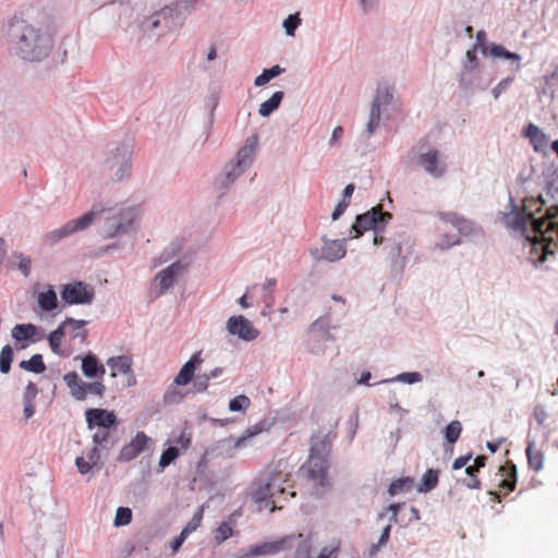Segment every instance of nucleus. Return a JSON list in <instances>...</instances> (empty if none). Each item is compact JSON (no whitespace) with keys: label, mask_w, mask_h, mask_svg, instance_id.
Instances as JSON below:
<instances>
[{"label":"nucleus","mask_w":558,"mask_h":558,"mask_svg":"<svg viewBox=\"0 0 558 558\" xmlns=\"http://www.w3.org/2000/svg\"><path fill=\"white\" fill-rule=\"evenodd\" d=\"M203 519V508H199L197 512L194 513L193 518L190 520V522L183 527L181 533L187 537L190 533L195 531L202 522Z\"/></svg>","instance_id":"52"},{"label":"nucleus","mask_w":558,"mask_h":558,"mask_svg":"<svg viewBox=\"0 0 558 558\" xmlns=\"http://www.w3.org/2000/svg\"><path fill=\"white\" fill-rule=\"evenodd\" d=\"M513 76L509 75L506 78H502L493 89L492 95L495 99H498L499 96L508 88L510 83L512 82Z\"/></svg>","instance_id":"56"},{"label":"nucleus","mask_w":558,"mask_h":558,"mask_svg":"<svg viewBox=\"0 0 558 558\" xmlns=\"http://www.w3.org/2000/svg\"><path fill=\"white\" fill-rule=\"evenodd\" d=\"M198 0H175V2L169 4L175 9L177 13H180L181 20L184 19L195 9Z\"/></svg>","instance_id":"41"},{"label":"nucleus","mask_w":558,"mask_h":558,"mask_svg":"<svg viewBox=\"0 0 558 558\" xmlns=\"http://www.w3.org/2000/svg\"><path fill=\"white\" fill-rule=\"evenodd\" d=\"M223 374L222 367H216L207 373L197 374L193 380V387L196 392H205L211 379L218 378Z\"/></svg>","instance_id":"28"},{"label":"nucleus","mask_w":558,"mask_h":558,"mask_svg":"<svg viewBox=\"0 0 558 558\" xmlns=\"http://www.w3.org/2000/svg\"><path fill=\"white\" fill-rule=\"evenodd\" d=\"M86 459L93 463V465L97 466L98 465V462H99V459H100V454H99V449L98 447L94 446L92 449H89L87 452H86Z\"/></svg>","instance_id":"61"},{"label":"nucleus","mask_w":558,"mask_h":558,"mask_svg":"<svg viewBox=\"0 0 558 558\" xmlns=\"http://www.w3.org/2000/svg\"><path fill=\"white\" fill-rule=\"evenodd\" d=\"M132 149L129 145H121L109 153L105 168L112 180L119 182L130 177Z\"/></svg>","instance_id":"10"},{"label":"nucleus","mask_w":558,"mask_h":558,"mask_svg":"<svg viewBox=\"0 0 558 558\" xmlns=\"http://www.w3.org/2000/svg\"><path fill=\"white\" fill-rule=\"evenodd\" d=\"M65 336V326H59L56 330L51 331L48 336V342L51 351L58 355H64L61 350L62 338Z\"/></svg>","instance_id":"36"},{"label":"nucleus","mask_w":558,"mask_h":558,"mask_svg":"<svg viewBox=\"0 0 558 558\" xmlns=\"http://www.w3.org/2000/svg\"><path fill=\"white\" fill-rule=\"evenodd\" d=\"M13 256L19 260L17 268L23 274V276L27 277L31 274L32 269V259L29 256H25L21 252H14Z\"/></svg>","instance_id":"50"},{"label":"nucleus","mask_w":558,"mask_h":558,"mask_svg":"<svg viewBox=\"0 0 558 558\" xmlns=\"http://www.w3.org/2000/svg\"><path fill=\"white\" fill-rule=\"evenodd\" d=\"M525 135L530 138L535 150L541 151L547 147V137L537 125L530 123L525 129Z\"/></svg>","instance_id":"29"},{"label":"nucleus","mask_w":558,"mask_h":558,"mask_svg":"<svg viewBox=\"0 0 558 558\" xmlns=\"http://www.w3.org/2000/svg\"><path fill=\"white\" fill-rule=\"evenodd\" d=\"M461 432L462 425L460 421L454 420L446 426L444 432L445 438L449 444H454L459 439Z\"/></svg>","instance_id":"43"},{"label":"nucleus","mask_w":558,"mask_h":558,"mask_svg":"<svg viewBox=\"0 0 558 558\" xmlns=\"http://www.w3.org/2000/svg\"><path fill=\"white\" fill-rule=\"evenodd\" d=\"M132 520V511L126 507H119L114 517V525L116 526H124L128 525Z\"/></svg>","instance_id":"49"},{"label":"nucleus","mask_w":558,"mask_h":558,"mask_svg":"<svg viewBox=\"0 0 558 558\" xmlns=\"http://www.w3.org/2000/svg\"><path fill=\"white\" fill-rule=\"evenodd\" d=\"M75 465L80 474L85 475L93 472L95 465L90 463L84 456H80L75 459Z\"/></svg>","instance_id":"55"},{"label":"nucleus","mask_w":558,"mask_h":558,"mask_svg":"<svg viewBox=\"0 0 558 558\" xmlns=\"http://www.w3.org/2000/svg\"><path fill=\"white\" fill-rule=\"evenodd\" d=\"M381 117V114H378L369 110L368 120L365 124L364 130L361 132V137L363 140L368 141L373 136V134L379 128Z\"/></svg>","instance_id":"37"},{"label":"nucleus","mask_w":558,"mask_h":558,"mask_svg":"<svg viewBox=\"0 0 558 558\" xmlns=\"http://www.w3.org/2000/svg\"><path fill=\"white\" fill-rule=\"evenodd\" d=\"M108 438H109L108 429L97 430L93 435L94 446L98 447V446L102 445L104 442H106L108 440Z\"/></svg>","instance_id":"60"},{"label":"nucleus","mask_w":558,"mask_h":558,"mask_svg":"<svg viewBox=\"0 0 558 558\" xmlns=\"http://www.w3.org/2000/svg\"><path fill=\"white\" fill-rule=\"evenodd\" d=\"M20 367L35 374H41L46 371V365L40 354H34L29 360L22 361Z\"/></svg>","instance_id":"38"},{"label":"nucleus","mask_w":558,"mask_h":558,"mask_svg":"<svg viewBox=\"0 0 558 558\" xmlns=\"http://www.w3.org/2000/svg\"><path fill=\"white\" fill-rule=\"evenodd\" d=\"M63 381L69 387L70 392L76 400L83 401L86 399V384L83 381L75 372H70L63 376Z\"/></svg>","instance_id":"27"},{"label":"nucleus","mask_w":558,"mask_h":558,"mask_svg":"<svg viewBox=\"0 0 558 558\" xmlns=\"http://www.w3.org/2000/svg\"><path fill=\"white\" fill-rule=\"evenodd\" d=\"M363 13H369L378 9L379 0H356Z\"/></svg>","instance_id":"59"},{"label":"nucleus","mask_w":558,"mask_h":558,"mask_svg":"<svg viewBox=\"0 0 558 558\" xmlns=\"http://www.w3.org/2000/svg\"><path fill=\"white\" fill-rule=\"evenodd\" d=\"M437 218L442 225V227H439V230L445 232L439 235L435 246L441 251L459 245L462 236H473L480 232V229L472 220L457 213H438Z\"/></svg>","instance_id":"6"},{"label":"nucleus","mask_w":558,"mask_h":558,"mask_svg":"<svg viewBox=\"0 0 558 558\" xmlns=\"http://www.w3.org/2000/svg\"><path fill=\"white\" fill-rule=\"evenodd\" d=\"M477 51L473 48L465 52L461 71L459 73V84L466 90H485L488 87V82H475L474 75L480 74V61Z\"/></svg>","instance_id":"11"},{"label":"nucleus","mask_w":558,"mask_h":558,"mask_svg":"<svg viewBox=\"0 0 558 558\" xmlns=\"http://www.w3.org/2000/svg\"><path fill=\"white\" fill-rule=\"evenodd\" d=\"M85 416L89 429L94 427L109 429L117 425L116 414L105 409H88L85 412Z\"/></svg>","instance_id":"18"},{"label":"nucleus","mask_w":558,"mask_h":558,"mask_svg":"<svg viewBox=\"0 0 558 558\" xmlns=\"http://www.w3.org/2000/svg\"><path fill=\"white\" fill-rule=\"evenodd\" d=\"M301 25V17L299 13L290 14L282 23L286 35L293 37L296 28Z\"/></svg>","instance_id":"46"},{"label":"nucleus","mask_w":558,"mask_h":558,"mask_svg":"<svg viewBox=\"0 0 558 558\" xmlns=\"http://www.w3.org/2000/svg\"><path fill=\"white\" fill-rule=\"evenodd\" d=\"M180 13L169 5L155 12L142 23L143 31L151 38H160L179 31L182 26Z\"/></svg>","instance_id":"8"},{"label":"nucleus","mask_w":558,"mask_h":558,"mask_svg":"<svg viewBox=\"0 0 558 558\" xmlns=\"http://www.w3.org/2000/svg\"><path fill=\"white\" fill-rule=\"evenodd\" d=\"M151 439L144 433L137 432L135 437L125 444L118 457L119 461L129 462L148 449Z\"/></svg>","instance_id":"17"},{"label":"nucleus","mask_w":558,"mask_h":558,"mask_svg":"<svg viewBox=\"0 0 558 558\" xmlns=\"http://www.w3.org/2000/svg\"><path fill=\"white\" fill-rule=\"evenodd\" d=\"M37 395V388L35 384L29 383L26 387L25 393H24V401H32Z\"/></svg>","instance_id":"64"},{"label":"nucleus","mask_w":558,"mask_h":558,"mask_svg":"<svg viewBox=\"0 0 558 558\" xmlns=\"http://www.w3.org/2000/svg\"><path fill=\"white\" fill-rule=\"evenodd\" d=\"M140 216L141 209L137 206L105 207L101 204H95L80 217L47 232L44 239L47 244L54 245L64 239L85 231L96 221H99V235L104 239H112L131 232Z\"/></svg>","instance_id":"2"},{"label":"nucleus","mask_w":558,"mask_h":558,"mask_svg":"<svg viewBox=\"0 0 558 558\" xmlns=\"http://www.w3.org/2000/svg\"><path fill=\"white\" fill-rule=\"evenodd\" d=\"M330 447L324 439L313 440L310 458L302 470L306 471L308 480L315 486L324 487L327 485V471L329 468Z\"/></svg>","instance_id":"7"},{"label":"nucleus","mask_w":558,"mask_h":558,"mask_svg":"<svg viewBox=\"0 0 558 558\" xmlns=\"http://www.w3.org/2000/svg\"><path fill=\"white\" fill-rule=\"evenodd\" d=\"M258 136H248L235 156L228 160L214 178V189L219 196L226 195L235 182L253 165Z\"/></svg>","instance_id":"5"},{"label":"nucleus","mask_w":558,"mask_h":558,"mask_svg":"<svg viewBox=\"0 0 558 558\" xmlns=\"http://www.w3.org/2000/svg\"><path fill=\"white\" fill-rule=\"evenodd\" d=\"M423 380V376L418 372H405L397 375L393 378L381 380L380 384H387V383H393V381H400L404 384H416Z\"/></svg>","instance_id":"40"},{"label":"nucleus","mask_w":558,"mask_h":558,"mask_svg":"<svg viewBox=\"0 0 558 558\" xmlns=\"http://www.w3.org/2000/svg\"><path fill=\"white\" fill-rule=\"evenodd\" d=\"M544 204L541 195L536 198L525 196L521 205L515 204L510 195L507 210L500 218L505 227L525 239L530 246L529 259L534 265L544 263L549 254H554V234L558 238V222L554 220L558 216V205L549 207L545 217L535 218Z\"/></svg>","instance_id":"1"},{"label":"nucleus","mask_w":558,"mask_h":558,"mask_svg":"<svg viewBox=\"0 0 558 558\" xmlns=\"http://www.w3.org/2000/svg\"><path fill=\"white\" fill-rule=\"evenodd\" d=\"M105 390H106L105 385L99 380L86 384V397L89 393L96 395V396H102Z\"/></svg>","instance_id":"57"},{"label":"nucleus","mask_w":558,"mask_h":558,"mask_svg":"<svg viewBox=\"0 0 558 558\" xmlns=\"http://www.w3.org/2000/svg\"><path fill=\"white\" fill-rule=\"evenodd\" d=\"M418 165L434 178L441 177L446 171V166L440 160L439 153L436 149L422 153L418 158Z\"/></svg>","instance_id":"22"},{"label":"nucleus","mask_w":558,"mask_h":558,"mask_svg":"<svg viewBox=\"0 0 558 558\" xmlns=\"http://www.w3.org/2000/svg\"><path fill=\"white\" fill-rule=\"evenodd\" d=\"M283 92L281 90H278V92H275L271 97L267 100H265L264 102H262L259 105V108H258V113L259 116L266 118V117H269L274 111H276L282 99H283Z\"/></svg>","instance_id":"31"},{"label":"nucleus","mask_w":558,"mask_h":558,"mask_svg":"<svg viewBox=\"0 0 558 558\" xmlns=\"http://www.w3.org/2000/svg\"><path fill=\"white\" fill-rule=\"evenodd\" d=\"M36 333V326L33 324H19L11 330V336L16 341L32 339Z\"/></svg>","instance_id":"34"},{"label":"nucleus","mask_w":558,"mask_h":558,"mask_svg":"<svg viewBox=\"0 0 558 558\" xmlns=\"http://www.w3.org/2000/svg\"><path fill=\"white\" fill-rule=\"evenodd\" d=\"M395 101V87L388 82H379L374 98L371 102V111L384 114L389 106Z\"/></svg>","instance_id":"16"},{"label":"nucleus","mask_w":558,"mask_h":558,"mask_svg":"<svg viewBox=\"0 0 558 558\" xmlns=\"http://www.w3.org/2000/svg\"><path fill=\"white\" fill-rule=\"evenodd\" d=\"M171 259V255L168 251H165L160 254V256L153 259V267L161 266L162 264L168 263Z\"/></svg>","instance_id":"63"},{"label":"nucleus","mask_w":558,"mask_h":558,"mask_svg":"<svg viewBox=\"0 0 558 558\" xmlns=\"http://www.w3.org/2000/svg\"><path fill=\"white\" fill-rule=\"evenodd\" d=\"M65 524L62 521H57L53 525V530L51 533L45 537L44 539V547H51L53 549L57 557H59L64 548L65 543Z\"/></svg>","instance_id":"23"},{"label":"nucleus","mask_w":558,"mask_h":558,"mask_svg":"<svg viewBox=\"0 0 558 558\" xmlns=\"http://www.w3.org/2000/svg\"><path fill=\"white\" fill-rule=\"evenodd\" d=\"M438 475L439 471L429 469L427 470L421 480V483L417 485V492L420 493H428L433 490L438 484Z\"/></svg>","instance_id":"32"},{"label":"nucleus","mask_w":558,"mask_h":558,"mask_svg":"<svg viewBox=\"0 0 558 558\" xmlns=\"http://www.w3.org/2000/svg\"><path fill=\"white\" fill-rule=\"evenodd\" d=\"M413 482L414 481L410 477L399 478L390 484L388 492L390 495L395 496L403 490H410L413 486Z\"/></svg>","instance_id":"45"},{"label":"nucleus","mask_w":558,"mask_h":558,"mask_svg":"<svg viewBox=\"0 0 558 558\" xmlns=\"http://www.w3.org/2000/svg\"><path fill=\"white\" fill-rule=\"evenodd\" d=\"M488 57L494 60L504 61L508 65V71L512 76L521 70V54L511 52L501 45L493 44V47L490 48V54Z\"/></svg>","instance_id":"20"},{"label":"nucleus","mask_w":558,"mask_h":558,"mask_svg":"<svg viewBox=\"0 0 558 558\" xmlns=\"http://www.w3.org/2000/svg\"><path fill=\"white\" fill-rule=\"evenodd\" d=\"M250 399L246 396L241 395L230 400L229 410L231 412L244 411L250 407Z\"/></svg>","instance_id":"51"},{"label":"nucleus","mask_w":558,"mask_h":558,"mask_svg":"<svg viewBox=\"0 0 558 558\" xmlns=\"http://www.w3.org/2000/svg\"><path fill=\"white\" fill-rule=\"evenodd\" d=\"M262 432L259 426H253L245 432V435L239 437L234 442V448L241 449L250 445L252 437L258 435Z\"/></svg>","instance_id":"48"},{"label":"nucleus","mask_w":558,"mask_h":558,"mask_svg":"<svg viewBox=\"0 0 558 558\" xmlns=\"http://www.w3.org/2000/svg\"><path fill=\"white\" fill-rule=\"evenodd\" d=\"M494 43H488L486 39V33L484 31H478L475 36V43L473 45V49L480 50L484 56L490 54V48Z\"/></svg>","instance_id":"44"},{"label":"nucleus","mask_w":558,"mask_h":558,"mask_svg":"<svg viewBox=\"0 0 558 558\" xmlns=\"http://www.w3.org/2000/svg\"><path fill=\"white\" fill-rule=\"evenodd\" d=\"M322 243V247H314L310 251L315 260L335 263L342 259L347 254V239L330 240L323 236Z\"/></svg>","instance_id":"13"},{"label":"nucleus","mask_w":558,"mask_h":558,"mask_svg":"<svg viewBox=\"0 0 558 558\" xmlns=\"http://www.w3.org/2000/svg\"><path fill=\"white\" fill-rule=\"evenodd\" d=\"M232 536V527L229 523L222 522L215 531V541L220 544Z\"/></svg>","instance_id":"53"},{"label":"nucleus","mask_w":558,"mask_h":558,"mask_svg":"<svg viewBox=\"0 0 558 558\" xmlns=\"http://www.w3.org/2000/svg\"><path fill=\"white\" fill-rule=\"evenodd\" d=\"M179 456V450L178 448L175 447H169L168 449H166L161 457H160V460H159V466L161 469H165L166 466H168L172 461H174L177 459V457Z\"/></svg>","instance_id":"54"},{"label":"nucleus","mask_w":558,"mask_h":558,"mask_svg":"<svg viewBox=\"0 0 558 558\" xmlns=\"http://www.w3.org/2000/svg\"><path fill=\"white\" fill-rule=\"evenodd\" d=\"M13 355V349L9 344L4 345L0 351V372L2 374H8L10 372Z\"/></svg>","instance_id":"42"},{"label":"nucleus","mask_w":558,"mask_h":558,"mask_svg":"<svg viewBox=\"0 0 558 558\" xmlns=\"http://www.w3.org/2000/svg\"><path fill=\"white\" fill-rule=\"evenodd\" d=\"M343 133H344V130L342 126H340V125L336 126L332 130L331 136L328 141L329 147H331V148L337 147L343 136Z\"/></svg>","instance_id":"58"},{"label":"nucleus","mask_w":558,"mask_h":558,"mask_svg":"<svg viewBox=\"0 0 558 558\" xmlns=\"http://www.w3.org/2000/svg\"><path fill=\"white\" fill-rule=\"evenodd\" d=\"M281 466L282 463L279 462L276 468L253 482L250 496L259 510L269 509L272 512L280 509L281 501L287 499L284 484L289 481V473Z\"/></svg>","instance_id":"4"},{"label":"nucleus","mask_w":558,"mask_h":558,"mask_svg":"<svg viewBox=\"0 0 558 558\" xmlns=\"http://www.w3.org/2000/svg\"><path fill=\"white\" fill-rule=\"evenodd\" d=\"M340 551V542L332 539L324 546L316 558H338Z\"/></svg>","instance_id":"47"},{"label":"nucleus","mask_w":558,"mask_h":558,"mask_svg":"<svg viewBox=\"0 0 558 558\" xmlns=\"http://www.w3.org/2000/svg\"><path fill=\"white\" fill-rule=\"evenodd\" d=\"M292 539V537H281L277 541L272 542H264L260 544L252 545L246 549L247 556L250 558L262 557V556H272L280 551L288 549V543Z\"/></svg>","instance_id":"19"},{"label":"nucleus","mask_w":558,"mask_h":558,"mask_svg":"<svg viewBox=\"0 0 558 558\" xmlns=\"http://www.w3.org/2000/svg\"><path fill=\"white\" fill-rule=\"evenodd\" d=\"M204 359L202 351H197L192 354L190 360L183 364L177 376L174 377V384L178 386H186L194 380L195 371L203 364Z\"/></svg>","instance_id":"21"},{"label":"nucleus","mask_w":558,"mask_h":558,"mask_svg":"<svg viewBox=\"0 0 558 558\" xmlns=\"http://www.w3.org/2000/svg\"><path fill=\"white\" fill-rule=\"evenodd\" d=\"M391 219V214L383 211L381 206L373 207L368 211L356 216L355 222L351 227V230L355 232L352 238H359L365 231L374 230V244H379L383 241V236L379 233L384 231Z\"/></svg>","instance_id":"9"},{"label":"nucleus","mask_w":558,"mask_h":558,"mask_svg":"<svg viewBox=\"0 0 558 558\" xmlns=\"http://www.w3.org/2000/svg\"><path fill=\"white\" fill-rule=\"evenodd\" d=\"M38 305L43 311H52L58 305L57 293L53 289L49 288L45 292H40L37 296Z\"/></svg>","instance_id":"33"},{"label":"nucleus","mask_w":558,"mask_h":558,"mask_svg":"<svg viewBox=\"0 0 558 558\" xmlns=\"http://www.w3.org/2000/svg\"><path fill=\"white\" fill-rule=\"evenodd\" d=\"M287 537H292L288 543V549L295 547V558H311V549L313 546V539L311 535L292 534Z\"/></svg>","instance_id":"25"},{"label":"nucleus","mask_w":558,"mask_h":558,"mask_svg":"<svg viewBox=\"0 0 558 558\" xmlns=\"http://www.w3.org/2000/svg\"><path fill=\"white\" fill-rule=\"evenodd\" d=\"M186 268V265L181 260H174L170 265L159 270L150 284L151 291L156 296H161L167 293L174 283L182 276Z\"/></svg>","instance_id":"12"},{"label":"nucleus","mask_w":558,"mask_h":558,"mask_svg":"<svg viewBox=\"0 0 558 558\" xmlns=\"http://www.w3.org/2000/svg\"><path fill=\"white\" fill-rule=\"evenodd\" d=\"M284 72V69L280 65L276 64L269 69L263 70L262 74L255 77L254 85L256 87H262L268 84L272 78L279 76Z\"/></svg>","instance_id":"35"},{"label":"nucleus","mask_w":558,"mask_h":558,"mask_svg":"<svg viewBox=\"0 0 558 558\" xmlns=\"http://www.w3.org/2000/svg\"><path fill=\"white\" fill-rule=\"evenodd\" d=\"M529 464L535 471H539L544 465V456L541 451L534 450V441H530L526 448Z\"/></svg>","instance_id":"39"},{"label":"nucleus","mask_w":558,"mask_h":558,"mask_svg":"<svg viewBox=\"0 0 558 558\" xmlns=\"http://www.w3.org/2000/svg\"><path fill=\"white\" fill-rule=\"evenodd\" d=\"M226 329L231 336H236L244 341H253L259 336V331L252 322L243 315L231 316L226 323Z\"/></svg>","instance_id":"15"},{"label":"nucleus","mask_w":558,"mask_h":558,"mask_svg":"<svg viewBox=\"0 0 558 558\" xmlns=\"http://www.w3.org/2000/svg\"><path fill=\"white\" fill-rule=\"evenodd\" d=\"M11 51L19 58L37 62L47 58L53 48V37L48 29L17 20L8 29Z\"/></svg>","instance_id":"3"},{"label":"nucleus","mask_w":558,"mask_h":558,"mask_svg":"<svg viewBox=\"0 0 558 558\" xmlns=\"http://www.w3.org/2000/svg\"><path fill=\"white\" fill-rule=\"evenodd\" d=\"M132 357L128 355L112 356L107 360V365L111 368V377H116L118 374L131 375L132 379L129 380V385L135 383L132 373Z\"/></svg>","instance_id":"24"},{"label":"nucleus","mask_w":558,"mask_h":558,"mask_svg":"<svg viewBox=\"0 0 558 558\" xmlns=\"http://www.w3.org/2000/svg\"><path fill=\"white\" fill-rule=\"evenodd\" d=\"M86 325L85 320H77L74 318H66L61 326H65V335H69L71 339H78L80 341H84L86 337V330L84 329Z\"/></svg>","instance_id":"30"},{"label":"nucleus","mask_w":558,"mask_h":558,"mask_svg":"<svg viewBox=\"0 0 558 558\" xmlns=\"http://www.w3.org/2000/svg\"><path fill=\"white\" fill-rule=\"evenodd\" d=\"M82 372L85 377L93 378H102L106 373V368L102 364L99 363L96 355L93 353H88L82 359Z\"/></svg>","instance_id":"26"},{"label":"nucleus","mask_w":558,"mask_h":558,"mask_svg":"<svg viewBox=\"0 0 558 558\" xmlns=\"http://www.w3.org/2000/svg\"><path fill=\"white\" fill-rule=\"evenodd\" d=\"M348 206H349L348 202H343V201L339 202L338 205L336 206L335 210L331 214V219L333 221L338 220L340 218V216L345 211Z\"/></svg>","instance_id":"62"},{"label":"nucleus","mask_w":558,"mask_h":558,"mask_svg":"<svg viewBox=\"0 0 558 558\" xmlns=\"http://www.w3.org/2000/svg\"><path fill=\"white\" fill-rule=\"evenodd\" d=\"M94 296V289L83 282L65 284L61 292L62 300L69 304H90Z\"/></svg>","instance_id":"14"}]
</instances>
